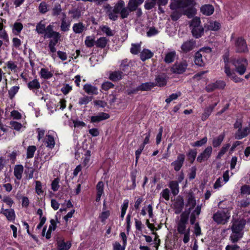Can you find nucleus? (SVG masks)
Returning a JSON list of instances; mask_svg holds the SVG:
<instances>
[{
  "label": "nucleus",
  "mask_w": 250,
  "mask_h": 250,
  "mask_svg": "<svg viewBox=\"0 0 250 250\" xmlns=\"http://www.w3.org/2000/svg\"><path fill=\"white\" fill-rule=\"evenodd\" d=\"M246 224V221L244 219L232 222L230 228L231 233L229 237V240L232 243H236L242 238Z\"/></svg>",
  "instance_id": "f257e3e1"
},
{
  "label": "nucleus",
  "mask_w": 250,
  "mask_h": 250,
  "mask_svg": "<svg viewBox=\"0 0 250 250\" xmlns=\"http://www.w3.org/2000/svg\"><path fill=\"white\" fill-rule=\"evenodd\" d=\"M138 6L134 0H129L127 6L123 0H119L114 11L116 13H120V18L125 19L128 17L130 12L136 11Z\"/></svg>",
  "instance_id": "f03ea898"
},
{
  "label": "nucleus",
  "mask_w": 250,
  "mask_h": 250,
  "mask_svg": "<svg viewBox=\"0 0 250 250\" xmlns=\"http://www.w3.org/2000/svg\"><path fill=\"white\" fill-rule=\"evenodd\" d=\"M188 212H183L179 220L177 222V230L179 234L183 235V241L185 244L188 243L190 239V228L187 225L188 220Z\"/></svg>",
  "instance_id": "7ed1b4c3"
},
{
  "label": "nucleus",
  "mask_w": 250,
  "mask_h": 250,
  "mask_svg": "<svg viewBox=\"0 0 250 250\" xmlns=\"http://www.w3.org/2000/svg\"><path fill=\"white\" fill-rule=\"evenodd\" d=\"M232 64L235 66L236 72L242 75L246 71L248 62L246 58H239L232 60Z\"/></svg>",
  "instance_id": "20e7f679"
},
{
  "label": "nucleus",
  "mask_w": 250,
  "mask_h": 250,
  "mask_svg": "<svg viewBox=\"0 0 250 250\" xmlns=\"http://www.w3.org/2000/svg\"><path fill=\"white\" fill-rule=\"evenodd\" d=\"M230 217V212L227 209H223L214 213L213 219L218 224L224 225L228 222Z\"/></svg>",
  "instance_id": "39448f33"
},
{
  "label": "nucleus",
  "mask_w": 250,
  "mask_h": 250,
  "mask_svg": "<svg viewBox=\"0 0 250 250\" xmlns=\"http://www.w3.org/2000/svg\"><path fill=\"white\" fill-rule=\"evenodd\" d=\"M235 50L237 53H246L249 49L246 40L243 37H239L234 40Z\"/></svg>",
  "instance_id": "423d86ee"
},
{
  "label": "nucleus",
  "mask_w": 250,
  "mask_h": 250,
  "mask_svg": "<svg viewBox=\"0 0 250 250\" xmlns=\"http://www.w3.org/2000/svg\"><path fill=\"white\" fill-rule=\"evenodd\" d=\"M195 5L194 0H178L176 2H171L169 8L171 10H176L179 8H185L188 6H193Z\"/></svg>",
  "instance_id": "0eeeda50"
},
{
  "label": "nucleus",
  "mask_w": 250,
  "mask_h": 250,
  "mask_svg": "<svg viewBox=\"0 0 250 250\" xmlns=\"http://www.w3.org/2000/svg\"><path fill=\"white\" fill-rule=\"evenodd\" d=\"M187 66L188 64L186 61L176 62L171 67V71L173 73L181 74L186 71Z\"/></svg>",
  "instance_id": "6e6552de"
},
{
  "label": "nucleus",
  "mask_w": 250,
  "mask_h": 250,
  "mask_svg": "<svg viewBox=\"0 0 250 250\" xmlns=\"http://www.w3.org/2000/svg\"><path fill=\"white\" fill-rule=\"evenodd\" d=\"M117 4V2L115 4L113 8L110 6L109 4H107L104 6V9L106 10V13L107 15L108 18L113 21H115L118 20L119 15H120V13H115L114 10L115 7Z\"/></svg>",
  "instance_id": "1a4fd4ad"
},
{
  "label": "nucleus",
  "mask_w": 250,
  "mask_h": 250,
  "mask_svg": "<svg viewBox=\"0 0 250 250\" xmlns=\"http://www.w3.org/2000/svg\"><path fill=\"white\" fill-rule=\"evenodd\" d=\"M64 116L67 118H69V116H70V120L69 121L68 123V125L70 127L74 126L75 128H82L86 125L85 123L83 121H79L76 118H75L74 117H72L71 114H70L69 113H66L64 114Z\"/></svg>",
  "instance_id": "9d476101"
},
{
  "label": "nucleus",
  "mask_w": 250,
  "mask_h": 250,
  "mask_svg": "<svg viewBox=\"0 0 250 250\" xmlns=\"http://www.w3.org/2000/svg\"><path fill=\"white\" fill-rule=\"evenodd\" d=\"M229 180V172L226 170L223 175V177H219L215 181L213 188L214 189H219L222 187L225 184H226Z\"/></svg>",
  "instance_id": "9b49d317"
},
{
  "label": "nucleus",
  "mask_w": 250,
  "mask_h": 250,
  "mask_svg": "<svg viewBox=\"0 0 250 250\" xmlns=\"http://www.w3.org/2000/svg\"><path fill=\"white\" fill-rule=\"evenodd\" d=\"M168 77L165 73L159 74L156 76L155 78L154 87H164L167 84Z\"/></svg>",
  "instance_id": "f8f14e48"
},
{
  "label": "nucleus",
  "mask_w": 250,
  "mask_h": 250,
  "mask_svg": "<svg viewBox=\"0 0 250 250\" xmlns=\"http://www.w3.org/2000/svg\"><path fill=\"white\" fill-rule=\"evenodd\" d=\"M196 45V41L193 39L187 41L183 43L181 48L184 53H187L192 50Z\"/></svg>",
  "instance_id": "ddd939ff"
},
{
  "label": "nucleus",
  "mask_w": 250,
  "mask_h": 250,
  "mask_svg": "<svg viewBox=\"0 0 250 250\" xmlns=\"http://www.w3.org/2000/svg\"><path fill=\"white\" fill-rule=\"evenodd\" d=\"M212 151L211 146H208L197 158V161L201 163L207 161L211 156Z\"/></svg>",
  "instance_id": "4468645a"
},
{
  "label": "nucleus",
  "mask_w": 250,
  "mask_h": 250,
  "mask_svg": "<svg viewBox=\"0 0 250 250\" xmlns=\"http://www.w3.org/2000/svg\"><path fill=\"white\" fill-rule=\"evenodd\" d=\"M185 159V156L183 154H179L177 159L173 162L171 165L173 167L174 170L176 171H179L182 167Z\"/></svg>",
  "instance_id": "2eb2a0df"
},
{
  "label": "nucleus",
  "mask_w": 250,
  "mask_h": 250,
  "mask_svg": "<svg viewBox=\"0 0 250 250\" xmlns=\"http://www.w3.org/2000/svg\"><path fill=\"white\" fill-rule=\"evenodd\" d=\"M250 134V126L239 128L235 133V138L241 140Z\"/></svg>",
  "instance_id": "dca6fc26"
},
{
  "label": "nucleus",
  "mask_w": 250,
  "mask_h": 250,
  "mask_svg": "<svg viewBox=\"0 0 250 250\" xmlns=\"http://www.w3.org/2000/svg\"><path fill=\"white\" fill-rule=\"evenodd\" d=\"M44 38H53L54 37L58 36L61 35L59 32L55 31L53 30V26L51 24L48 25L46 27V29L44 33Z\"/></svg>",
  "instance_id": "f3484780"
},
{
  "label": "nucleus",
  "mask_w": 250,
  "mask_h": 250,
  "mask_svg": "<svg viewBox=\"0 0 250 250\" xmlns=\"http://www.w3.org/2000/svg\"><path fill=\"white\" fill-rule=\"evenodd\" d=\"M1 213H2L9 221H13L16 218V215L13 209H4L3 208H1Z\"/></svg>",
  "instance_id": "a211bd4d"
},
{
  "label": "nucleus",
  "mask_w": 250,
  "mask_h": 250,
  "mask_svg": "<svg viewBox=\"0 0 250 250\" xmlns=\"http://www.w3.org/2000/svg\"><path fill=\"white\" fill-rule=\"evenodd\" d=\"M124 76L123 72L120 70L114 71L109 73V79L113 82H118Z\"/></svg>",
  "instance_id": "6ab92c4d"
},
{
  "label": "nucleus",
  "mask_w": 250,
  "mask_h": 250,
  "mask_svg": "<svg viewBox=\"0 0 250 250\" xmlns=\"http://www.w3.org/2000/svg\"><path fill=\"white\" fill-rule=\"evenodd\" d=\"M214 11V8L211 4H204L200 8V12L206 16L211 15Z\"/></svg>",
  "instance_id": "aec40b11"
},
{
  "label": "nucleus",
  "mask_w": 250,
  "mask_h": 250,
  "mask_svg": "<svg viewBox=\"0 0 250 250\" xmlns=\"http://www.w3.org/2000/svg\"><path fill=\"white\" fill-rule=\"evenodd\" d=\"M110 115L104 112H101L95 116H91V122L92 123H98L108 119Z\"/></svg>",
  "instance_id": "412c9836"
},
{
  "label": "nucleus",
  "mask_w": 250,
  "mask_h": 250,
  "mask_svg": "<svg viewBox=\"0 0 250 250\" xmlns=\"http://www.w3.org/2000/svg\"><path fill=\"white\" fill-rule=\"evenodd\" d=\"M83 89L88 95H97L99 93L97 87L91 84H85Z\"/></svg>",
  "instance_id": "4be33fe9"
},
{
  "label": "nucleus",
  "mask_w": 250,
  "mask_h": 250,
  "mask_svg": "<svg viewBox=\"0 0 250 250\" xmlns=\"http://www.w3.org/2000/svg\"><path fill=\"white\" fill-rule=\"evenodd\" d=\"M86 29V27L82 22L75 23L72 26V30L75 34H82Z\"/></svg>",
  "instance_id": "5701e85b"
},
{
  "label": "nucleus",
  "mask_w": 250,
  "mask_h": 250,
  "mask_svg": "<svg viewBox=\"0 0 250 250\" xmlns=\"http://www.w3.org/2000/svg\"><path fill=\"white\" fill-rule=\"evenodd\" d=\"M172 194L174 196L177 195L179 192V186L178 182L176 181H170L168 183Z\"/></svg>",
  "instance_id": "b1692460"
},
{
  "label": "nucleus",
  "mask_w": 250,
  "mask_h": 250,
  "mask_svg": "<svg viewBox=\"0 0 250 250\" xmlns=\"http://www.w3.org/2000/svg\"><path fill=\"white\" fill-rule=\"evenodd\" d=\"M203 54H200L199 52H196L194 57V62L198 66L202 67L205 65V62L203 60Z\"/></svg>",
  "instance_id": "393cba45"
},
{
  "label": "nucleus",
  "mask_w": 250,
  "mask_h": 250,
  "mask_svg": "<svg viewBox=\"0 0 250 250\" xmlns=\"http://www.w3.org/2000/svg\"><path fill=\"white\" fill-rule=\"evenodd\" d=\"M201 206H198L194 211L191 213L190 216V223L191 224L193 225L196 218L198 217L201 212Z\"/></svg>",
  "instance_id": "a878e982"
},
{
  "label": "nucleus",
  "mask_w": 250,
  "mask_h": 250,
  "mask_svg": "<svg viewBox=\"0 0 250 250\" xmlns=\"http://www.w3.org/2000/svg\"><path fill=\"white\" fill-rule=\"evenodd\" d=\"M176 54L175 51L167 52L165 54L164 61L166 63H170L173 62L176 58Z\"/></svg>",
  "instance_id": "bb28decb"
},
{
  "label": "nucleus",
  "mask_w": 250,
  "mask_h": 250,
  "mask_svg": "<svg viewBox=\"0 0 250 250\" xmlns=\"http://www.w3.org/2000/svg\"><path fill=\"white\" fill-rule=\"evenodd\" d=\"M23 172V167L21 165H16L14 168V174L17 179L21 180Z\"/></svg>",
  "instance_id": "cd10ccee"
},
{
  "label": "nucleus",
  "mask_w": 250,
  "mask_h": 250,
  "mask_svg": "<svg viewBox=\"0 0 250 250\" xmlns=\"http://www.w3.org/2000/svg\"><path fill=\"white\" fill-rule=\"evenodd\" d=\"M39 74L41 78L44 80H48L53 77L52 73L45 68H42Z\"/></svg>",
  "instance_id": "c85d7f7f"
},
{
  "label": "nucleus",
  "mask_w": 250,
  "mask_h": 250,
  "mask_svg": "<svg viewBox=\"0 0 250 250\" xmlns=\"http://www.w3.org/2000/svg\"><path fill=\"white\" fill-rule=\"evenodd\" d=\"M108 40L106 37H100L95 41V45L96 47L100 48H104L107 45Z\"/></svg>",
  "instance_id": "c756f323"
},
{
  "label": "nucleus",
  "mask_w": 250,
  "mask_h": 250,
  "mask_svg": "<svg viewBox=\"0 0 250 250\" xmlns=\"http://www.w3.org/2000/svg\"><path fill=\"white\" fill-rule=\"evenodd\" d=\"M153 53L149 49H144L140 54L141 60L144 62L147 59L151 58Z\"/></svg>",
  "instance_id": "7c9ffc66"
},
{
  "label": "nucleus",
  "mask_w": 250,
  "mask_h": 250,
  "mask_svg": "<svg viewBox=\"0 0 250 250\" xmlns=\"http://www.w3.org/2000/svg\"><path fill=\"white\" fill-rule=\"evenodd\" d=\"M204 29L202 26L192 28L191 33L192 36L196 39H199L203 35Z\"/></svg>",
  "instance_id": "2f4dec72"
},
{
  "label": "nucleus",
  "mask_w": 250,
  "mask_h": 250,
  "mask_svg": "<svg viewBox=\"0 0 250 250\" xmlns=\"http://www.w3.org/2000/svg\"><path fill=\"white\" fill-rule=\"evenodd\" d=\"M28 88L31 90H37L41 88V84L37 79H34L27 83Z\"/></svg>",
  "instance_id": "473e14b6"
},
{
  "label": "nucleus",
  "mask_w": 250,
  "mask_h": 250,
  "mask_svg": "<svg viewBox=\"0 0 250 250\" xmlns=\"http://www.w3.org/2000/svg\"><path fill=\"white\" fill-rule=\"evenodd\" d=\"M130 66L128 60L127 59L123 60L120 65V71L124 73H128L129 72Z\"/></svg>",
  "instance_id": "72a5a7b5"
},
{
  "label": "nucleus",
  "mask_w": 250,
  "mask_h": 250,
  "mask_svg": "<svg viewBox=\"0 0 250 250\" xmlns=\"http://www.w3.org/2000/svg\"><path fill=\"white\" fill-rule=\"evenodd\" d=\"M138 86L140 91H149L154 87V83L146 82L142 83Z\"/></svg>",
  "instance_id": "f704fd0d"
},
{
  "label": "nucleus",
  "mask_w": 250,
  "mask_h": 250,
  "mask_svg": "<svg viewBox=\"0 0 250 250\" xmlns=\"http://www.w3.org/2000/svg\"><path fill=\"white\" fill-rule=\"evenodd\" d=\"M62 11V9L61 4L59 3H56L52 8L51 15L53 17H58L61 14Z\"/></svg>",
  "instance_id": "c9c22d12"
},
{
  "label": "nucleus",
  "mask_w": 250,
  "mask_h": 250,
  "mask_svg": "<svg viewBox=\"0 0 250 250\" xmlns=\"http://www.w3.org/2000/svg\"><path fill=\"white\" fill-rule=\"evenodd\" d=\"M68 13L71 15V17L73 19H79L81 17V11L78 8L69 10Z\"/></svg>",
  "instance_id": "e433bc0d"
},
{
  "label": "nucleus",
  "mask_w": 250,
  "mask_h": 250,
  "mask_svg": "<svg viewBox=\"0 0 250 250\" xmlns=\"http://www.w3.org/2000/svg\"><path fill=\"white\" fill-rule=\"evenodd\" d=\"M61 30L63 32H67L69 30V28L71 25V21H66V20L64 19H61Z\"/></svg>",
  "instance_id": "4c0bfd02"
},
{
  "label": "nucleus",
  "mask_w": 250,
  "mask_h": 250,
  "mask_svg": "<svg viewBox=\"0 0 250 250\" xmlns=\"http://www.w3.org/2000/svg\"><path fill=\"white\" fill-rule=\"evenodd\" d=\"M23 28V25L21 22H16L13 25V33L15 35H19Z\"/></svg>",
  "instance_id": "58836bf2"
},
{
  "label": "nucleus",
  "mask_w": 250,
  "mask_h": 250,
  "mask_svg": "<svg viewBox=\"0 0 250 250\" xmlns=\"http://www.w3.org/2000/svg\"><path fill=\"white\" fill-rule=\"evenodd\" d=\"M46 29V27H45V25L44 23H42V21L37 24L36 31L39 34L43 35Z\"/></svg>",
  "instance_id": "ea45409f"
},
{
  "label": "nucleus",
  "mask_w": 250,
  "mask_h": 250,
  "mask_svg": "<svg viewBox=\"0 0 250 250\" xmlns=\"http://www.w3.org/2000/svg\"><path fill=\"white\" fill-rule=\"evenodd\" d=\"M92 96H84L79 99L78 104L80 105H86L92 101Z\"/></svg>",
  "instance_id": "a19ab883"
},
{
  "label": "nucleus",
  "mask_w": 250,
  "mask_h": 250,
  "mask_svg": "<svg viewBox=\"0 0 250 250\" xmlns=\"http://www.w3.org/2000/svg\"><path fill=\"white\" fill-rule=\"evenodd\" d=\"M20 89V86L19 85L13 86L11 87L10 89L8 90V97L10 99L12 100L15 95L18 92Z\"/></svg>",
  "instance_id": "79ce46f5"
},
{
  "label": "nucleus",
  "mask_w": 250,
  "mask_h": 250,
  "mask_svg": "<svg viewBox=\"0 0 250 250\" xmlns=\"http://www.w3.org/2000/svg\"><path fill=\"white\" fill-rule=\"evenodd\" d=\"M225 137L224 133L219 135L217 137L215 138L212 141V145L214 147L219 146L223 142Z\"/></svg>",
  "instance_id": "37998d69"
},
{
  "label": "nucleus",
  "mask_w": 250,
  "mask_h": 250,
  "mask_svg": "<svg viewBox=\"0 0 250 250\" xmlns=\"http://www.w3.org/2000/svg\"><path fill=\"white\" fill-rule=\"evenodd\" d=\"M85 45L87 47L91 48L95 45V38L90 36H87L84 41Z\"/></svg>",
  "instance_id": "c03bdc74"
},
{
  "label": "nucleus",
  "mask_w": 250,
  "mask_h": 250,
  "mask_svg": "<svg viewBox=\"0 0 250 250\" xmlns=\"http://www.w3.org/2000/svg\"><path fill=\"white\" fill-rule=\"evenodd\" d=\"M71 247V244L69 243H65L63 241H59L58 242V250H68Z\"/></svg>",
  "instance_id": "a18cd8bd"
},
{
  "label": "nucleus",
  "mask_w": 250,
  "mask_h": 250,
  "mask_svg": "<svg viewBox=\"0 0 250 250\" xmlns=\"http://www.w3.org/2000/svg\"><path fill=\"white\" fill-rule=\"evenodd\" d=\"M45 143L47 145V146L52 148L55 145V140L53 137L51 135H47L45 139Z\"/></svg>",
  "instance_id": "49530a36"
},
{
  "label": "nucleus",
  "mask_w": 250,
  "mask_h": 250,
  "mask_svg": "<svg viewBox=\"0 0 250 250\" xmlns=\"http://www.w3.org/2000/svg\"><path fill=\"white\" fill-rule=\"evenodd\" d=\"M196 202L194 196L192 194H189L188 196V203L187 206H189V209L195 207Z\"/></svg>",
  "instance_id": "de8ad7c7"
},
{
  "label": "nucleus",
  "mask_w": 250,
  "mask_h": 250,
  "mask_svg": "<svg viewBox=\"0 0 250 250\" xmlns=\"http://www.w3.org/2000/svg\"><path fill=\"white\" fill-rule=\"evenodd\" d=\"M196 14V9L191 6L188 8L184 13L185 15L187 16L188 18H191L194 17Z\"/></svg>",
  "instance_id": "09e8293b"
},
{
  "label": "nucleus",
  "mask_w": 250,
  "mask_h": 250,
  "mask_svg": "<svg viewBox=\"0 0 250 250\" xmlns=\"http://www.w3.org/2000/svg\"><path fill=\"white\" fill-rule=\"evenodd\" d=\"M141 50V44L139 43H132L130 48V52L134 55L138 54Z\"/></svg>",
  "instance_id": "8fccbe9b"
},
{
  "label": "nucleus",
  "mask_w": 250,
  "mask_h": 250,
  "mask_svg": "<svg viewBox=\"0 0 250 250\" xmlns=\"http://www.w3.org/2000/svg\"><path fill=\"white\" fill-rule=\"evenodd\" d=\"M36 147L35 146H29L27 149V158H31L33 157L34 153L36 151Z\"/></svg>",
  "instance_id": "3c124183"
},
{
  "label": "nucleus",
  "mask_w": 250,
  "mask_h": 250,
  "mask_svg": "<svg viewBox=\"0 0 250 250\" xmlns=\"http://www.w3.org/2000/svg\"><path fill=\"white\" fill-rule=\"evenodd\" d=\"M230 147V145L229 144H225L221 148L220 151L218 152V155L217 156V159L221 158L224 154L226 153V152L228 150L229 148Z\"/></svg>",
  "instance_id": "603ef678"
},
{
  "label": "nucleus",
  "mask_w": 250,
  "mask_h": 250,
  "mask_svg": "<svg viewBox=\"0 0 250 250\" xmlns=\"http://www.w3.org/2000/svg\"><path fill=\"white\" fill-rule=\"evenodd\" d=\"M39 11L42 14H45L48 11V5L45 1H42L39 6Z\"/></svg>",
  "instance_id": "864d4df0"
},
{
  "label": "nucleus",
  "mask_w": 250,
  "mask_h": 250,
  "mask_svg": "<svg viewBox=\"0 0 250 250\" xmlns=\"http://www.w3.org/2000/svg\"><path fill=\"white\" fill-rule=\"evenodd\" d=\"M114 87V84L110 82L106 81L104 82L101 86V88L104 91H107L110 88H113Z\"/></svg>",
  "instance_id": "5fc2aeb1"
},
{
  "label": "nucleus",
  "mask_w": 250,
  "mask_h": 250,
  "mask_svg": "<svg viewBox=\"0 0 250 250\" xmlns=\"http://www.w3.org/2000/svg\"><path fill=\"white\" fill-rule=\"evenodd\" d=\"M220 24L219 22L215 21L213 22H210L209 25V29L212 31H218L220 28Z\"/></svg>",
  "instance_id": "6e6d98bb"
},
{
  "label": "nucleus",
  "mask_w": 250,
  "mask_h": 250,
  "mask_svg": "<svg viewBox=\"0 0 250 250\" xmlns=\"http://www.w3.org/2000/svg\"><path fill=\"white\" fill-rule=\"evenodd\" d=\"M201 20L198 17L194 18L191 21L190 23V26L192 27L193 28H196L201 26L200 25Z\"/></svg>",
  "instance_id": "4d7b16f0"
},
{
  "label": "nucleus",
  "mask_w": 250,
  "mask_h": 250,
  "mask_svg": "<svg viewBox=\"0 0 250 250\" xmlns=\"http://www.w3.org/2000/svg\"><path fill=\"white\" fill-rule=\"evenodd\" d=\"M211 51V48L210 47L207 46L200 48L198 52H199L200 54H202L203 56L206 57V54H209L210 55Z\"/></svg>",
  "instance_id": "13d9d810"
},
{
  "label": "nucleus",
  "mask_w": 250,
  "mask_h": 250,
  "mask_svg": "<svg viewBox=\"0 0 250 250\" xmlns=\"http://www.w3.org/2000/svg\"><path fill=\"white\" fill-rule=\"evenodd\" d=\"M182 16V14L178 11L175 10L170 15V17L173 21H176L178 20Z\"/></svg>",
  "instance_id": "bf43d9fd"
},
{
  "label": "nucleus",
  "mask_w": 250,
  "mask_h": 250,
  "mask_svg": "<svg viewBox=\"0 0 250 250\" xmlns=\"http://www.w3.org/2000/svg\"><path fill=\"white\" fill-rule=\"evenodd\" d=\"M197 153V152L196 150L191 149L189 151L188 154V157L191 163L193 162L195 160Z\"/></svg>",
  "instance_id": "052dcab7"
},
{
  "label": "nucleus",
  "mask_w": 250,
  "mask_h": 250,
  "mask_svg": "<svg viewBox=\"0 0 250 250\" xmlns=\"http://www.w3.org/2000/svg\"><path fill=\"white\" fill-rule=\"evenodd\" d=\"M214 83L217 89H224L226 86V82L222 80H217Z\"/></svg>",
  "instance_id": "680f3d73"
},
{
  "label": "nucleus",
  "mask_w": 250,
  "mask_h": 250,
  "mask_svg": "<svg viewBox=\"0 0 250 250\" xmlns=\"http://www.w3.org/2000/svg\"><path fill=\"white\" fill-rule=\"evenodd\" d=\"M181 95L180 92L175 93H172L169 96V97L166 99V102L167 104L170 103L172 101L176 100Z\"/></svg>",
  "instance_id": "e2e57ef3"
},
{
  "label": "nucleus",
  "mask_w": 250,
  "mask_h": 250,
  "mask_svg": "<svg viewBox=\"0 0 250 250\" xmlns=\"http://www.w3.org/2000/svg\"><path fill=\"white\" fill-rule=\"evenodd\" d=\"M208 141V139L207 137H204L203 139H202L201 140L197 141L195 142L194 143L192 144L191 146H198L200 147L202 146L203 145H205L207 143Z\"/></svg>",
  "instance_id": "0e129e2a"
},
{
  "label": "nucleus",
  "mask_w": 250,
  "mask_h": 250,
  "mask_svg": "<svg viewBox=\"0 0 250 250\" xmlns=\"http://www.w3.org/2000/svg\"><path fill=\"white\" fill-rule=\"evenodd\" d=\"M50 223L48 229L49 230H54L56 228L57 224L59 223L57 216H55V219H51Z\"/></svg>",
  "instance_id": "69168bd1"
},
{
  "label": "nucleus",
  "mask_w": 250,
  "mask_h": 250,
  "mask_svg": "<svg viewBox=\"0 0 250 250\" xmlns=\"http://www.w3.org/2000/svg\"><path fill=\"white\" fill-rule=\"evenodd\" d=\"M101 30L104 33H105L107 36H113L114 35L110 27L107 25L103 26L101 28Z\"/></svg>",
  "instance_id": "338daca9"
},
{
  "label": "nucleus",
  "mask_w": 250,
  "mask_h": 250,
  "mask_svg": "<svg viewBox=\"0 0 250 250\" xmlns=\"http://www.w3.org/2000/svg\"><path fill=\"white\" fill-rule=\"evenodd\" d=\"M170 190L168 188L163 189L160 193V195L166 200H169Z\"/></svg>",
  "instance_id": "774afa93"
}]
</instances>
